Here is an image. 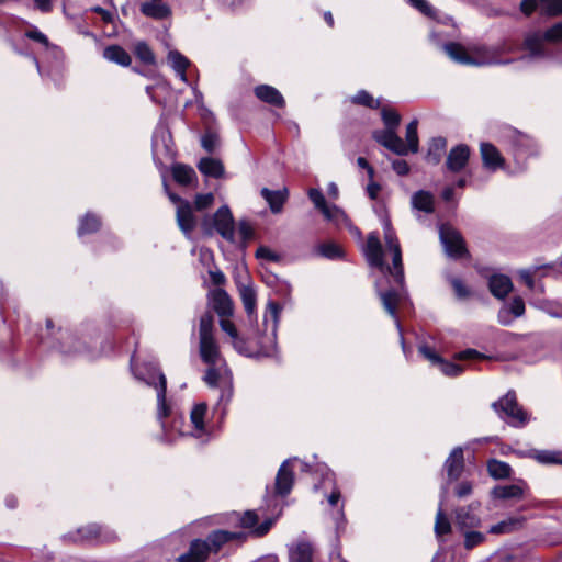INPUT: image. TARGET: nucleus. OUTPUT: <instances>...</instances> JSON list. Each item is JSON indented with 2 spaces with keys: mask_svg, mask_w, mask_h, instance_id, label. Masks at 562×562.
<instances>
[{
  "mask_svg": "<svg viewBox=\"0 0 562 562\" xmlns=\"http://www.w3.org/2000/svg\"><path fill=\"white\" fill-rule=\"evenodd\" d=\"M372 136L380 145L400 156L408 154V148L403 139L396 134V130H378L373 132Z\"/></svg>",
  "mask_w": 562,
  "mask_h": 562,
  "instance_id": "19",
  "label": "nucleus"
},
{
  "mask_svg": "<svg viewBox=\"0 0 562 562\" xmlns=\"http://www.w3.org/2000/svg\"><path fill=\"white\" fill-rule=\"evenodd\" d=\"M498 416L513 427H522L528 422L527 413L518 405L516 394L507 392L502 398L492 404Z\"/></svg>",
  "mask_w": 562,
  "mask_h": 562,
  "instance_id": "12",
  "label": "nucleus"
},
{
  "mask_svg": "<svg viewBox=\"0 0 562 562\" xmlns=\"http://www.w3.org/2000/svg\"><path fill=\"white\" fill-rule=\"evenodd\" d=\"M488 288L495 297L504 299L512 291L513 283L505 274H493L488 280Z\"/></svg>",
  "mask_w": 562,
  "mask_h": 562,
  "instance_id": "34",
  "label": "nucleus"
},
{
  "mask_svg": "<svg viewBox=\"0 0 562 562\" xmlns=\"http://www.w3.org/2000/svg\"><path fill=\"white\" fill-rule=\"evenodd\" d=\"M140 12L148 18L164 20L171 14V9L161 1L150 0L140 4Z\"/></svg>",
  "mask_w": 562,
  "mask_h": 562,
  "instance_id": "33",
  "label": "nucleus"
},
{
  "mask_svg": "<svg viewBox=\"0 0 562 562\" xmlns=\"http://www.w3.org/2000/svg\"><path fill=\"white\" fill-rule=\"evenodd\" d=\"M103 57L109 61L115 63L120 66H128L131 64V56L128 53L119 45L108 46L103 52Z\"/></svg>",
  "mask_w": 562,
  "mask_h": 562,
  "instance_id": "41",
  "label": "nucleus"
},
{
  "mask_svg": "<svg viewBox=\"0 0 562 562\" xmlns=\"http://www.w3.org/2000/svg\"><path fill=\"white\" fill-rule=\"evenodd\" d=\"M245 282L241 280L237 281L239 295L244 305V308L249 317H251L256 310V292L248 280L247 272L244 273Z\"/></svg>",
  "mask_w": 562,
  "mask_h": 562,
  "instance_id": "26",
  "label": "nucleus"
},
{
  "mask_svg": "<svg viewBox=\"0 0 562 562\" xmlns=\"http://www.w3.org/2000/svg\"><path fill=\"white\" fill-rule=\"evenodd\" d=\"M476 529L477 528H471L468 530L459 531L463 537V547L465 550H472L485 542L486 535Z\"/></svg>",
  "mask_w": 562,
  "mask_h": 562,
  "instance_id": "46",
  "label": "nucleus"
},
{
  "mask_svg": "<svg viewBox=\"0 0 562 562\" xmlns=\"http://www.w3.org/2000/svg\"><path fill=\"white\" fill-rule=\"evenodd\" d=\"M528 488V484L525 481L520 480L514 484L496 485L491 491V496L494 499L520 501L525 497V493Z\"/></svg>",
  "mask_w": 562,
  "mask_h": 562,
  "instance_id": "20",
  "label": "nucleus"
},
{
  "mask_svg": "<svg viewBox=\"0 0 562 562\" xmlns=\"http://www.w3.org/2000/svg\"><path fill=\"white\" fill-rule=\"evenodd\" d=\"M291 460H285L279 468L276 476V493L281 496L290 494L293 482L294 473L290 467Z\"/></svg>",
  "mask_w": 562,
  "mask_h": 562,
  "instance_id": "23",
  "label": "nucleus"
},
{
  "mask_svg": "<svg viewBox=\"0 0 562 562\" xmlns=\"http://www.w3.org/2000/svg\"><path fill=\"white\" fill-rule=\"evenodd\" d=\"M207 411L205 402L194 404L190 411V423L187 424L182 417L173 418L171 430L167 429L164 419L159 420L162 429L159 440L168 445L173 443L176 440L173 431H176L181 437L190 436L206 442L211 436V428L206 423Z\"/></svg>",
  "mask_w": 562,
  "mask_h": 562,
  "instance_id": "4",
  "label": "nucleus"
},
{
  "mask_svg": "<svg viewBox=\"0 0 562 562\" xmlns=\"http://www.w3.org/2000/svg\"><path fill=\"white\" fill-rule=\"evenodd\" d=\"M261 196L269 204L270 211L273 214H278L282 211L284 203L289 198V191L286 188L281 190H269L263 188L261 190Z\"/></svg>",
  "mask_w": 562,
  "mask_h": 562,
  "instance_id": "29",
  "label": "nucleus"
},
{
  "mask_svg": "<svg viewBox=\"0 0 562 562\" xmlns=\"http://www.w3.org/2000/svg\"><path fill=\"white\" fill-rule=\"evenodd\" d=\"M281 311L282 306L279 303L274 301L267 303L262 319L267 344L260 341L261 352L267 357H273L277 351V330Z\"/></svg>",
  "mask_w": 562,
  "mask_h": 562,
  "instance_id": "11",
  "label": "nucleus"
},
{
  "mask_svg": "<svg viewBox=\"0 0 562 562\" xmlns=\"http://www.w3.org/2000/svg\"><path fill=\"white\" fill-rule=\"evenodd\" d=\"M214 317L206 312L200 318V356L209 366H215L220 361V350L213 335Z\"/></svg>",
  "mask_w": 562,
  "mask_h": 562,
  "instance_id": "8",
  "label": "nucleus"
},
{
  "mask_svg": "<svg viewBox=\"0 0 562 562\" xmlns=\"http://www.w3.org/2000/svg\"><path fill=\"white\" fill-rule=\"evenodd\" d=\"M151 151L155 161L172 158L171 134L164 125H158L153 134Z\"/></svg>",
  "mask_w": 562,
  "mask_h": 562,
  "instance_id": "15",
  "label": "nucleus"
},
{
  "mask_svg": "<svg viewBox=\"0 0 562 562\" xmlns=\"http://www.w3.org/2000/svg\"><path fill=\"white\" fill-rule=\"evenodd\" d=\"M525 314V302L516 296L510 302L504 304L498 311L497 319L503 326H509L514 318L521 317Z\"/></svg>",
  "mask_w": 562,
  "mask_h": 562,
  "instance_id": "22",
  "label": "nucleus"
},
{
  "mask_svg": "<svg viewBox=\"0 0 562 562\" xmlns=\"http://www.w3.org/2000/svg\"><path fill=\"white\" fill-rule=\"evenodd\" d=\"M314 548L311 542L300 540L289 547V562H313Z\"/></svg>",
  "mask_w": 562,
  "mask_h": 562,
  "instance_id": "28",
  "label": "nucleus"
},
{
  "mask_svg": "<svg viewBox=\"0 0 562 562\" xmlns=\"http://www.w3.org/2000/svg\"><path fill=\"white\" fill-rule=\"evenodd\" d=\"M101 217L93 213L87 212L80 220L78 225V236L82 238L86 235L93 234L101 227Z\"/></svg>",
  "mask_w": 562,
  "mask_h": 562,
  "instance_id": "38",
  "label": "nucleus"
},
{
  "mask_svg": "<svg viewBox=\"0 0 562 562\" xmlns=\"http://www.w3.org/2000/svg\"><path fill=\"white\" fill-rule=\"evenodd\" d=\"M212 305L221 317H229L233 315L232 300L222 289H216L212 292Z\"/></svg>",
  "mask_w": 562,
  "mask_h": 562,
  "instance_id": "32",
  "label": "nucleus"
},
{
  "mask_svg": "<svg viewBox=\"0 0 562 562\" xmlns=\"http://www.w3.org/2000/svg\"><path fill=\"white\" fill-rule=\"evenodd\" d=\"M445 469L449 481L458 480L464 469V456L461 447H456L445 462Z\"/></svg>",
  "mask_w": 562,
  "mask_h": 562,
  "instance_id": "25",
  "label": "nucleus"
},
{
  "mask_svg": "<svg viewBox=\"0 0 562 562\" xmlns=\"http://www.w3.org/2000/svg\"><path fill=\"white\" fill-rule=\"evenodd\" d=\"M228 369L225 364L223 366H209L203 380L211 387H217L223 384L226 380H231L228 376Z\"/></svg>",
  "mask_w": 562,
  "mask_h": 562,
  "instance_id": "40",
  "label": "nucleus"
},
{
  "mask_svg": "<svg viewBox=\"0 0 562 562\" xmlns=\"http://www.w3.org/2000/svg\"><path fill=\"white\" fill-rule=\"evenodd\" d=\"M203 227L209 235H212L214 229L226 241L236 243V223L227 205L221 206L210 220L204 221Z\"/></svg>",
  "mask_w": 562,
  "mask_h": 562,
  "instance_id": "10",
  "label": "nucleus"
},
{
  "mask_svg": "<svg viewBox=\"0 0 562 562\" xmlns=\"http://www.w3.org/2000/svg\"><path fill=\"white\" fill-rule=\"evenodd\" d=\"M504 140L514 160L513 170H509L512 173L525 171L528 158L539 154L536 140L517 130L508 128L504 134Z\"/></svg>",
  "mask_w": 562,
  "mask_h": 562,
  "instance_id": "7",
  "label": "nucleus"
},
{
  "mask_svg": "<svg viewBox=\"0 0 562 562\" xmlns=\"http://www.w3.org/2000/svg\"><path fill=\"white\" fill-rule=\"evenodd\" d=\"M419 353L431 362V364L437 366V363L441 360V357L429 346L426 344H420L418 346Z\"/></svg>",
  "mask_w": 562,
  "mask_h": 562,
  "instance_id": "61",
  "label": "nucleus"
},
{
  "mask_svg": "<svg viewBox=\"0 0 562 562\" xmlns=\"http://www.w3.org/2000/svg\"><path fill=\"white\" fill-rule=\"evenodd\" d=\"M254 93L261 102L274 108H284L285 100L281 92L270 85H259L254 88Z\"/></svg>",
  "mask_w": 562,
  "mask_h": 562,
  "instance_id": "24",
  "label": "nucleus"
},
{
  "mask_svg": "<svg viewBox=\"0 0 562 562\" xmlns=\"http://www.w3.org/2000/svg\"><path fill=\"white\" fill-rule=\"evenodd\" d=\"M236 229L238 231L243 243H247L252 237V228L246 220H240L236 224Z\"/></svg>",
  "mask_w": 562,
  "mask_h": 562,
  "instance_id": "62",
  "label": "nucleus"
},
{
  "mask_svg": "<svg viewBox=\"0 0 562 562\" xmlns=\"http://www.w3.org/2000/svg\"><path fill=\"white\" fill-rule=\"evenodd\" d=\"M514 52V47L507 42H502L495 45H481L473 48V66H492V65H507L512 59H503L504 54Z\"/></svg>",
  "mask_w": 562,
  "mask_h": 562,
  "instance_id": "13",
  "label": "nucleus"
},
{
  "mask_svg": "<svg viewBox=\"0 0 562 562\" xmlns=\"http://www.w3.org/2000/svg\"><path fill=\"white\" fill-rule=\"evenodd\" d=\"M407 2L424 15L434 18L435 9L426 0H407Z\"/></svg>",
  "mask_w": 562,
  "mask_h": 562,
  "instance_id": "60",
  "label": "nucleus"
},
{
  "mask_svg": "<svg viewBox=\"0 0 562 562\" xmlns=\"http://www.w3.org/2000/svg\"><path fill=\"white\" fill-rule=\"evenodd\" d=\"M543 465H562V451L530 449L519 453Z\"/></svg>",
  "mask_w": 562,
  "mask_h": 562,
  "instance_id": "27",
  "label": "nucleus"
},
{
  "mask_svg": "<svg viewBox=\"0 0 562 562\" xmlns=\"http://www.w3.org/2000/svg\"><path fill=\"white\" fill-rule=\"evenodd\" d=\"M472 491L473 484L470 481H462L454 488V493L458 498H465L470 496L472 494Z\"/></svg>",
  "mask_w": 562,
  "mask_h": 562,
  "instance_id": "63",
  "label": "nucleus"
},
{
  "mask_svg": "<svg viewBox=\"0 0 562 562\" xmlns=\"http://www.w3.org/2000/svg\"><path fill=\"white\" fill-rule=\"evenodd\" d=\"M383 229L386 249L392 254V267L386 266L384 262V250L378 233L372 232L368 235L363 251L368 263L371 267L378 268L383 274L382 278L375 282V290L384 310L395 322V326L400 333L402 349L405 352V340L396 314L397 305L406 299L402 250L389 220L383 222Z\"/></svg>",
  "mask_w": 562,
  "mask_h": 562,
  "instance_id": "1",
  "label": "nucleus"
},
{
  "mask_svg": "<svg viewBox=\"0 0 562 562\" xmlns=\"http://www.w3.org/2000/svg\"><path fill=\"white\" fill-rule=\"evenodd\" d=\"M117 539L116 532L108 526H102L98 524H89L87 526H82L75 531L68 532L63 536L64 541H69L74 543L79 542H95V543H105L112 542Z\"/></svg>",
  "mask_w": 562,
  "mask_h": 562,
  "instance_id": "9",
  "label": "nucleus"
},
{
  "mask_svg": "<svg viewBox=\"0 0 562 562\" xmlns=\"http://www.w3.org/2000/svg\"><path fill=\"white\" fill-rule=\"evenodd\" d=\"M326 483H328L331 487L330 493L325 494L327 497V502L331 507H335L338 505L341 494H340V491L336 486L334 473L329 469H325V473H324L323 485L325 486Z\"/></svg>",
  "mask_w": 562,
  "mask_h": 562,
  "instance_id": "47",
  "label": "nucleus"
},
{
  "mask_svg": "<svg viewBox=\"0 0 562 562\" xmlns=\"http://www.w3.org/2000/svg\"><path fill=\"white\" fill-rule=\"evenodd\" d=\"M40 339L43 345L58 352L65 361L78 358L92 360L102 353L99 348L98 329L91 324L71 331L57 326L53 319L47 318Z\"/></svg>",
  "mask_w": 562,
  "mask_h": 562,
  "instance_id": "3",
  "label": "nucleus"
},
{
  "mask_svg": "<svg viewBox=\"0 0 562 562\" xmlns=\"http://www.w3.org/2000/svg\"><path fill=\"white\" fill-rule=\"evenodd\" d=\"M445 53L453 61L461 65L473 66V57L469 55L465 48L458 43H447L442 46Z\"/></svg>",
  "mask_w": 562,
  "mask_h": 562,
  "instance_id": "39",
  "label": "nucleus"
},
{
  "mask_svg": "<svg viewBox=\"0 0 562 562\" xmlns=\"http://www.w3.org/2000/svg\"><path fill=\"white\" fill-rule=\"evenodd\" d=\"M165 191L168 194L171 202L178 204L177 206V222L180 229L189 235L195 226V220L192 213V207L188 201L182 200L177 194L172 193L168 189V184L164 182Z\"/></svg>",
  "mask_w": 562,
  "mask_h": 562,
  "instance_id": "16",
  "label": "nucleus"
},
{
  "mask_svg": "<svg viewBox=\"0 0 562 562\" xmlns=\"http://www.w3.org/2000/svg\"><path fill=\"white\" fill-rule=\"evenodd\" d=\"M417 120H413L406 126V146L408 148V153H417L418 150V135H417Z\"/></svg>",
  "mask_w": 562,
  "mask_h": 562,
  "instance_id": "49",
  "label": "nucleus"
},
{
  "mask_svg": "<svg viewBox=\"0 0 562 562\" xmlns=\"http://www.w3.org/2000/svg\"><path fill=\"white\" fill-rule=\"evenodd\" d=\"M214 201V195L212 193H205V194H198L195 196V207L196 210H204L209 207Z\"/></svg>",
  "mask_w": 562,
  "mask_h": 562,
  "instance_id": "64",
  "label": "nucleus"
},
{
  "mask_svg": "<svg viewBox=\"0 0 562 562\" xmlns=\"http://www.w3.org/2000/svg\"><path fill=\"white\" fill-rule=\"evenodd\" d=\"M317 250L321 256L330 260L339 259L344 256L342 249L333 243L322 244L318 246Z\"/></svg>",
  "mask_w": 562,
  "mask_h": 562,
  "instance_id": "51",
  "label": "nucleus"
},
{
  "mask_svg": "<svg viewBox=\"0 0 562 562\" xmlns=\"http://www.w3.org/2000/svg\"><path fill=\"white\" fill-rule=\"evenodd\" d=\"M447 147V139L438 136L431 139L427 153V160L432 165H438Z\"/></svg>",
  "mask_w": 562,
  "mask_h": 562,
  "instance_id": "44",
  "label": "nucleus"
},
{
  "mask_svg": "<svg viewBox=\"0 0 562 562\" xmlns=\"http://www.w3.org/2000/svg\"><path fill=\"white\" fill-rule=\"evenodd\" d=\"M381 116L385 128L396 130L398 127L401 116L395 110L390 108H382Z\"/></svg>",
  "mask_w": 562,
  "mask_h": 562,
  "instance_id": "52",
  "label": "nucleus"
},
{
  "mask_svg": "<svg viewBox=\"0 0 562 562\" xmlns=\"http://www.w3.org/2000/svg\"><path fill=\"white\" fill-rule=\"evenodd\" d=\"M439 370L447 376H458L463 372V368L454 362H450L441 358L437 363Z\"/></svg>",
  "mask_w": 562,
  "mask_h": 562,
  "instance_id": "55",
  "label": "nucleus"
},
{
  "mask_svg": "<svg viewBox=\"0 0 562 562\" xmlns=\"http://www.w3.org/2000/svg\"><path fill=\"white\" fill-rule=\"evenodd\" d=\"M134 52L142 63L147 65H151L155 63V55L150 47L145 42H137L135 44Z\"/></svg>",
  "mask_w": 562,
  "mask_h": 562,
  "instance_id": "50",
  "label": "nucleus"
},
{
  "mask_svg": "<svg viewBox=\"0 0 562 562\" xmlns=\"http://www.w3.org/2000/svg\"><path fill=\"white\" fill-rule=\"evenodd\" d=\"M514 520H503L490 527L488 533L492 535H505L509 533L514 528Z\"/></svg>",
  "mask_w": 562,
  "mask_h": 562,
  "instance_id": "59",
  "label": "nucleus"
},
{
  "mask_svg": "<svg viewBox=\"0 0 562 562\" xmlns=\"http://www.w3.org/2000/svg\"><path fill=\"white\" fill-rule=\"evenodd\" d=\"M439 238L445 252L452 258H460L465 252V245L461 234L451 225L442 224L439 227Z\"/></svg>",
  "mask_w": 562,
  "mask_h": 562,
  "instance_id": "14",
  "label": "nucleus"
},
{
  "mask_svg": "<svg viewBox=\"0 0 562 562\" xmlns=\"http://www.w3.org/2000/svg\"><path fill=\"white\" fill-rule=\"evenodd\" d=\"M220 396L214 409L221 408L223 405L226 406L233 397V384L231 380H226L220 386Z\"/></svg>",
  "mask_w": 562,
  "mask_h": 562,
  "instance_id": "53",
  "label": "nucleus"
},
{
  "mask_svg": "<svg viewBox=\"0 0 562 562\" xmlns=\"http://www.w3.org/2000/svg\"><path fill=\"white\" fill-rule=\"evenodd\" d=\"M542 12L548 16H562V0H539Z\"/></svg>",
  "mask_w": 562,
  "mask_h": 562,
  "instance_id": "54",
  "label": "nucleus"
},
{
  "mask_svg": "<svg viewBox=\"0 0 562 562\" xmlns=\"http://www.w3.org/2000/svg\"><path fill=\"white\" fill-rule=\"evenodd\" d=\"M488 474L496 480L507 479L512 474V468L507 462L492 459L487 462Z\"/></svg>",
  "mask_w": 562,
  "mask_h": 562,
  "instance_id": "45",
  "label": "nucleus"
},
{
  "mask_svg": "<svg viewBox=\"0 0 562 562\" xmlns=\"http://www.w3.org/2000/svg\"><path fill=\"white\" fill-rule=\"evenodd\" d=\"M326 221L333 223L336 226H346L351 232L360 235V231L352 226L350 220L344 210L338 207L337 205H328L326 210L322 213Z\"/></svg>",
  "mask_w": 562,
  "mask_h": 562,
  "instance_id": "30",
  "label": "nucleus"
},
{
  "mask_svg": "<svg viewBox=\"0 0 562 562\" xmlns=\"http://www.w3.org/2000/svg\"><path fill=\"white\" fill-rule=\"evenodd\" d=\"M308 199L312 201L314 206L321 211V213L324 212V210L327 209L328 204L326 202V199L322 192V190L316 188H311L307 191Z\"/></svg>",
  "mask_w": 562,
  "mask_h": 562,
  "instance_id": "58",
  "label": "nucleus"
},
{
  "mask_svg": "<svg viewBox=\"0 0 562 562\" xmlns=\"http://www.w3.org/2000/svg\"><path fill=\"white\" fill-rule=\"evenodd\" d=\"M537 306L552 317L562 318V304L552 301H540Z\"/></svg>",
  "mask_w": 562,
  "mask_h": 562,
  "instance_id": "57",
  "label": "nucleus"
},
{
  "mask_svg": "<svg viewBox=\"0 0 562 562\" xmlns=\"http://www.w3.org/2000/svg\"><path fill=\"white\" fill-rule=\"evenodd\" d=\"M411 204L413 209L430 214L435 211V196L429 191L419 190L412 195Z\"/></svg>",
  "mask_w": 562,
  "mask_h": 562,
  "instance_id": "35",
  "label": "nucleus"
},
{
  "mask_svg": "<svg viewBox=\"0 0 562 562\" xmlns=\"http://www.w3.org/2000/svg\"><path fill=\"white\" fill-rule=\"evenodd\" d=\"M470 148L465 144H459L450 149L446 159V168L450 172L462 171L469 162Z\"/></svg>",
  "mask_w": 562,
  "mask_h": 562,
  "instance_id": "21",
  "label": "nucleus"
},
{
  "mask_svg": "<svg viewBox=\"0 0 562 562\" xmlns=\"http://www.w3.org/2000/svg\"><path fill=\"white\" fill-rule=\"evenodd\" d=\"M167 61L170 67L175 70L176 75L181 81L188 82L187 68L190 65V60L178 50H170L167 56Z\"/></svg>",
  "mask_w": 562,
  "mask_h": 562,
  "instance_id": "37",
  "label": "nucleus"
},
{
  "mask_svg": "<svg viewBox=\"0 0 562 562\" xmlns=\"http://www.w3.org/2000/svg\"><path fill=\"white\" fill-rule=\"evenodd\" d=\"M240 527L248 529L244 531H228L223 529L213 530L205 539H193L188 550L177 558V562H206L211 554H217L226 544L235 542L243 543L248 535L262 537L269 532L274 519L267 518L261 524L255 510H246L239 518Z\"/></svg>",
  "mask_w": 562,
  "mask_h": 562,
  "instance_id": "2",
  "label": "nucleus"
},
{
  "mask_svg": "<svg viewBox=\"0 0 562 562\" xmlns=\"http://www.w3.org/2000/svg\"><path fill=\"white\" fill-rule=\"evenodd\" d=\"M218 144H220L218 135L213 131H207L201 137V146L203 147V149H205L210 154L215 151V149L218 147Z\"/></svg>",
  "mask_w": 562,
  "mask_h": 562,
  "instance_id": "56",
  "label": "nucleus"
},
{
  "mask_svg": "<svg viewBox=\"0 0 562 562\" xmlns=\"http://www.w3.org/2000/svg\"><path fill=\"white\" fill-rule=\"evenodd\" d=\"M562 41V21L544 32L529 31L526 33L521 49L526 55L521 59L541 60L552 56L551 45Z\"/></svg>",
  "mask_w": 562,
  "mask_h": 562,
  "instance_id": "5",
  "label": "nucleus"
},
{
  "mask_svg": "<svg viewBox=\"0 0 562 562\" xmlns=\"http://www.w3.org/2000/svg\"><path fill=\"white\" fill-rule=\"evenodd\" d=\"M172 177L177 183L181 186H189L196 178V175L192 167L183 164H176L172 167Z\"/></svg>",
  "mask_w": 562,
  "mask_h": 562,
  "instance_id": "42",
  "label": "nucleus"
},
{
  "mask_svg": "<svg viewBox=\"0 0 562 562\" xmlns=\"http://www.w3.org/2000/svg\"><path fill=\"white\" fill-rule=\"evenodd\" d=\"M446 492H447L446 487H442L441 499H440L439 508L436 514L435 533L437 537L448 535L451 531V524H450L449 519L447 518V516L445 515L443 509H442V503H443Z\"/></svg>",
  "mask_w": 562,
  "mask_h": 562,
  "instance_id": "43",
  "label": "nucleus"
},
{
  "mask_svg": "<svg viewBox=\"0 0 562 562\" xmlns=\"http://www.w3.org/2000/svg\"><path fill=\"white\" fill-rule=\"evenodd\" d=\"M132 372L138 381L155 389L157 396V417L159 420L166 418L170 414V407L166 401L167 380L165 374L154 362L137 364L134 359L131 362Z\"/></svg>",
  "mask_w": 562,
  "mask_h": 562,
  "instance_id": "6",
  "label": "nucleus"
},
{
  "mask_svg": "<svg viewBox=\"0 0 562 562\" xmlns=\"http://www.w3.org/2000/svg\"><path fill=\"white\" fill-rule=\"evenodd\" d=\"M353 104L363 105L369 109H378L381 105L379 99H374L367 90H359L355 95L350 98Z\"/></svg>",
  "mask_w": 562,
  "mask_h": 562,
  "instance_id": "48",
  "label": "nucleus"
},
{
  "mask_svg": "<svg viewBox=\"0 0 562 562\" xmlns=\"http://www.w3.org/2000/svg\"><path fill=\"white\" fill-rule=\"evenodd\" d=\"M481 158L484 168L495 172L498 169H503L508 173L513 175L509 170H513L510 164H506L501 151L491 143H482L480 146Z\"/></svg>",
  "mask_w": 562,
  "mask_h": 562,
  "instance_id": "17",
  "label": "nucleus"
},
{
  "mask_svg": "<svg viewBox=\"0 0 562 562\" xmlns=\"http://www.w3.org/2000/svg\"><path fill=\"white\" fill-rule=\"evenodd\" d=\"M25 37L41 44L47 53H49L55 59H59L63 56V50L59 46L52 44L48 37L40 31L36 26H32L25 32Z\"/></svg>",
  "mask_w": 562,
  "mask_h": 562,
  "instance_id": "31",
  "label": "nucleus"
},
{
  "mask_svg": "<svg viewBox=\"0 0 562 562\" xmlns=\"http://www.w3.org/2000/svg\"><path fill=\"white\" fill-rule=\"evenodd\" d=\"M480 506V502H473L467 506L458 507L454 510L456 527L458 531L480 528L482 526L481 517L475 514V510H477Z\"/></svg>",
  "mask_w": 562,
  "mask_h": 562,
  "instance_id": "18",
  "label": "nucleus"
},
{
  "mask_svg": "<svg viewBox=\"0 0 562 562\" xmlns=\"http://www.w3.org/2000/svg\"><path fill=\"white\" fill-rule=\"evenodd\" d=\"M198 169L204 176L215 179L222 178L225 172L222 161L213 157L201 158L198 164Z\"/></svg>",
  "mask_w": 562,
  "mask_h": 562,
  "instance_id": "36",
  "label": "nucleus"
}]
</instances>
